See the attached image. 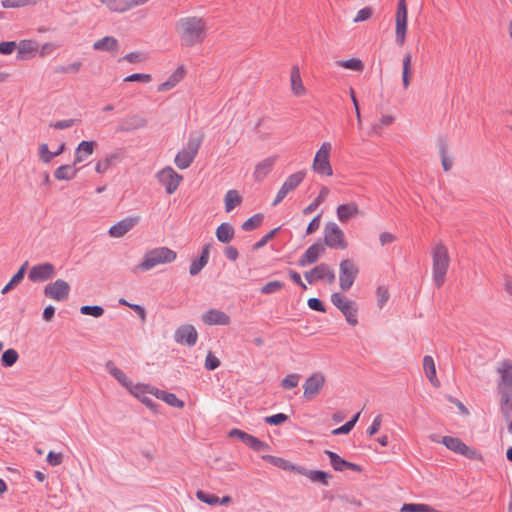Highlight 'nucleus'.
I'll use <instances>...</instances> for the list:
<instances>
[{
  "label": "nucleus",
  "instance_id": "0eeeda50",
  "mask_svg": "<svg viewBox=\"0 0 512 512\" xmlns=\"http://www.w3.org/2000/svg\"><path fill=\"white\" fill-rule=\"evenodd\" d=\"M324 245L335 250L348 247L343 230L335 222H328L324 227Z\"/></svg>",
  "mask_w": 512,
  "mask_h": 512
},
{
  "label": "nucleus",
  "instance_id": "ea45409f",
  "mask_svg": "<svg viewBox=\"0 0 512 512\" xmlns=\"http://www.w3.org/2000/svg\"><path fill=\"white\" fill-rule=\"evenodd\" d=\"M243 443H245L248 447L257 452L270 450V446L267 443L261 441L260 439L251 434H249L246 437Z\"/></svg>",
  "mask_w": 512,
  "mask_h": 512
},
{
  "label": "nucleus",
  "instance_id": "393cba45",
  "mask_svg": "<svg viewBox=\"0 0 512 512\" xmlns=\"http://www.w3.org/2000/svg\"><path fill=\"white\" fill-rule=\"evenodd\" d=\"M290 84L292 93L299 97L306 93V88L303 84L299 67L297 65L292 66L290 73Z\"/></svg>",
  "mask_w": 512,
  "mask_h": 512
},
{
  "label": "nucleus",
  "instance_id": "de8ad7c7",
  "mask_svg": "<svg viewBox=\"0 0 512 512\" xmlns=\"http://www.w3.org/2000/svg\"><path fill=\"white\" fill-rule=\"evenodd\" d=\"M337 65L339 67L354 70V71H362L364 69L363 62L361 60L355 59V58L348 59V60H340L337 62Z\"/></svg>",
  "mask_w": 512,
  "mask_h": 512
},
{
  "label": "nucleus",
  "instance_id": "b1692460",
  "mask_svg": "<svg viewBox=\"0 0 512 512\" xmlns=\"http://www.w3.org/2000/svg\"><path fill=\"white\" fill-rule=\"evenodd\" d=\"M359 214L358 205L355 202L341 204L336 209V215L341 223H346Z\"/></svg>",
  "mask_w": 512,
  "mask_h": 512
},
{
  "label": "nucleus",
  "instance_id": "39448f33",
  "mask_svg": "<svg viewBox=\"0 0 512 512\" xmlns=\"http://www.w3.org/2000/svg\"><path fill=\"white\" fill-rule=\"evenodd\" d=\"M331 302L341 311L349 325L356 326L358 324V305L355 301L335 292L331 295Z\"/></svg>",
  "mask_w": 512,
  "mask_h": 512
},
{
  "label": "nucleus",
  "instance_id": "864d4df0",
  "mask_svg": "<svg viewBox=\"0 0 512 512\" xmlns=\"http://www.w3.org/2000/svg\"><path fill=\"white\" fill-rule=\"evenodd\" d=\"M300 378H301L300 374H297V373L288 374L285 378L282 379L281 386L284 389L295 388L298 385Z\"/></svg>",
  "mask_w": 512,
  "mask_h": 512
},
{
  "label": "nucleus",
  "instance_id": "bb28decb",
  "mask_svg": "<svg viewBox=\"0 0 512 512\" xmlns=\"http://www.w3.org/2000/svg\"><path fill=\"white\" fill-rule=\"evenodd\" d=\"M209 252L210 246L204 245L202 247V251L199 258L194 259L190 264L189 273L191 276L198 275L201 272V270L207 265L209 260Z\"/></svg>",
  "mask_w": 512,
  "mask_h": 512
},
{
  "label": "nucleus",
  "instance_id": "a19ab883",
  "mask_svg": "<svg viewBox=\"0 0 512 512\" xmlns=\"http://www.w3.org/2000/svg\"><path fill=\"white\" fill-rule=\"evenodd\" d=\"M400 512H440L427 504H416V503H406L404 504Z\"/></svg>",
  "mask_w": 512,
  "mask_h": 512
},
{
  "label": "nucleus",
  "instance_id": "c9c22d12",
  "mask_svg": "<svg viewBox=\"0 0 512 512\" xmlns=\"http://www.w3.org/2000/svg\"><path fill=\"white\" fill-rule=\"evenodd\" d=\"M241 202L242 197L237 190H228L224 197L225 211L227 213L231 212L236 206L240 205Z\"/></svg>",
  "mask_w": 512,
  "mask_h": 512
},
{
  "label": "nucleus",
  "instance_id": "f3484780",
  "mask_svg": "<svg viewBox=\"0 0 512 512\" xmlns=\"http://www.w3.org/2000/svg\"><path fill=\"white\" fill-rule=\"evenodd\" d=\"M197 339L198 333L192 325H183L177 328L174 333V340L179 344L194 346L197 342Z\"/></svg>",
  "mask_w": 512,
  "mask_h": 512
},
{
  "label": "nucleus",
  "instance_id": "f257e3e1",
  "mask_svg": "<svg viewBox=\"0 0 512 512\" xmlns=\"http://www.w3.org/2000/svg\"><path fill=\"white\" fill-rule=\"evenodd\" d=\"M175 31L183 47H194L202 44L208 33V24L205 18L199 16H185L175 23Z\"/></svg>",
  "mask_w": 512,
  "mask_h": 512
},
{
  "label": "nucleus",
  "instance_id": "774afa93",
  "mask_svg": "<svg viewBox=\"0 0 512 512\" xmlns=\"http://www.w3.org/2000/svg\"><path fill=\"white\" fill-rule=\"evenodd\" d=\"M381 423H382V415H381V414H379V415H377V416L374 418V420H373V422H372L371 426L367 429V434H368L369 436H373V435H375V434L379 431V429H380V427H381Z\"/></svg>",
  "mask_w": 512,
  "mask_h": 512
},
{
  "label": "nucleus",
  "instance_id": "6ab92c4d",
  "mask_svg": "<svg viewBox=\"0 0 512 512\" xmlns=\"http://www.w3.org/2000/svg\"><path fill=\"white\" fill-rule=\"evenodd\" d=\"M155 389L154 387L148 385V384H141V383H137V384H134L133 387H131L130 389V393L136 397L137 399H139L143 404H145L147 407L149 408H155L156 407V404L154 403V401L148 396V394H151V395H154V392H155Z\"/></svg>",
  "mask_w": 512,
  "mask_h": 512
},
{
  "label": "nucleus",
  "instance_id": "49530a36",
  "mask_svg": "<svg viewBox=\"0 0 512 512\" xmlns=\"http://www.w3.org/2000/svg\"><path fill=\"white\" fill-rule=\"evenodd\" d=\"M499 392L501 393V412L505 419L510 418V413L512 411V404H510V398L508 392L502 388H499Z\"/></svg>",
  "mask_w": 512,
  "mask_h": 512
},
{
  "label": "nucleus",
  "instance_id": "2f4dec72",
  "mask_svg": "<svg viewBox=\"0 0 512 512\" xmlns=\"http://www.w3.org/2000/svg\"><path fill=\"white\" fill-rule=\"evenodd\" d=\"M235 234L233 226L229 223H222L216 229V237L219 242L229 243Z\"/></svg>",
  "mask_w": 512,
  "mask_h": 512
},
{
  "label": "nucleus",
  "instance_id": "9d476101",
  "mask_svg": "<svg viewBox=\"0 0 512 512\" xmlns=\"http://www.w3.org/2000/svg\"><path fill=\"white\" fill-rule=\"evenodd\" d=\"M358 268L350 259L342 260L339 264V286L342 291H348L354 284Z\"/></svg>",
  "mask_w": 512,
  "mask_h": 512
},
{
  "label": "nucleus",
  "instance_id": "052dcab7",
  "mask_svg": "<svg viewBox=\"0 0 512 512\" xmlns=\"http://www.w3.org/2000/svg\"><path fill=\"white\" fill-rule=\"evenodd\" d=\"M288 419V416L284 413H278L275 415H271L268 417H265L264 421L271 425H279L285 422Z\"/></svg>",
  "mask_w": 512,
  "mask_h": 512
},
{
  "label": "nucleus",
  "instance_id": "79ce46f5",
  "mask_svg": "<svg viewBox=\"0 0 512 512\" xmlns=\"http://www.w3.org/2000/svg\"><path fill=\"white\" fill-rule=\"evenodd\" d=\"M325 454L329 457L330 464L336 471L346 470L347 461L341 458L337 453L326 450Z\"/></svg>",
  "mask_w": 512,
  "mask_h": 512
},
{
  "label": "nucleus",
  "instance_id": "8fccbe9b",
  "mask_svg": "<svg viewBox=\"0 0 512 512\" xmlns=\"http://www.w3.org/2000/svg\"><path fill=\"white\" fill-rule=\"evenodd\" d=\"M41 0H3L2 6L4 8H20L30 5H35Z\"/></svg>",
  "mask_w": 512,
  "mask_h": 512
},
{
  "label": "nucleus",
  "instance_id": "dca6fc26",
  "mask_svg": "<svg viewBox=\"0 0 512 512\" xmlns=\"http://www.w3.org/2000/svg\"><path fill=\"white\" fill-rule=\"evenodd\" d=\"M139 220L140 218L138 216L126 217L111 226L108 234L113 238H121L132 230L139 223Z\"/></svg>",
  "mask_w": 512,
  "mask_h": 512
},
{
  "label": "nucleus",
  "instance_id": "a878e982",
  "mask_svg": "<svg viewBox=\"0 0 512 512\" xmlns=\"http://www.w3.org/2000/svg\"><path fill=\"white\" fill-rule=\"evenodd\" d=\"M105 368L108 373L111 374L128 391H130L131 387L134 386L133 382L128 378V376L121 369L116 367L112 361H107Z\"/></svg>",
  "mask_w": 512,
  "mask_h": 512
},
{
  "label": "nucleus",
  "instance_id": "9b49d317",
  "mask_svg": "<svg viewBox=\"0 0 512 512\" xmlns=\"http://www.w3.org/2000/svg\"><path fill=\"white\" fill-rule=\"evenodd\" d=\"M305 171H297L291 174L282 184L272 205L277 206L290 192L294 191L305 179Z\"/></svg>",
  "mask_w": 512,
  "mask_h": 512
},
{
  "label": "nucleus",
  "instance_id": "cd10ccee",
  "mask_svg": "<svg viewBox=\"0 0 512 512\" xmlns=\"http://www.w3.org/2000/svg\"><path fill=\"white\" fill-rule=\"evenodd\" d=\"M96 143L94 141H82L75 150L74 165L83 162L93 154Z\"/></svg>",
  "mask_w": 512,
  "mask_h": 512
},
{
  "label": "nucleus",
  "instance_id": "09e8293b",
  "mask_svg": "<svg viewBox=\"0 0 512 512\" xmlns=\"http://www.w3.org/2000/svg\"><path fill=\"white\" fill-rule=\"evenodd\" d=\"M263 221V215L262 214H255L249 219H247L241 226V228L244 231H252L256 228H258Z\"/></svg>",
  "mask_w": 512,
  "mask_h": 512
},
{
  "label": "nucleus",
  "instance_id": "338daca9",
  "mask_svg": "<svg viewBox=\"0 0 512 512\" xmlns=\"http://www.w3.org/2000/svg\"><path fill=\"white\" fill-rule=\"evenodd\" d=\"M307 304H308V307L312 310L322 312V313L326 312L324 304L318 298H310L308 300Z\"/></svg>",
  "mask_w": 512,
  "mask_h": 512
},
{
  "label": "nucleus",
  "instance_id": "0e129e2a",
  "mask_svg": "<svg viewBox=\"0 0 512 512\" xmlns=\"http://www.w3.org/2000/svg\"><path fill=\"white\" fill-rule=\"evenodd\" d=\"M278 230H279V228H275V229L271 230L270 232H268L258 242L255 243L254 248L260 249V248L264 247L275 236V234L277 233Z\"/></svg>",
  "mask_w": 512,
  "mask_h": 512
},
{
  "label": "nucleus",
  "instance_id": "c85d7f7f",
  "mask_svg": "<svg viewBox=\"0 0 512 512\" xmlns=\"http://www.w3.org/2000/svg\"><path fill=\"white\" fill-rule=\"evenodd\" d=\"M93 49L96 51H107L117 53L119 50V42L115 37L106 36L94 42Z\"/></svg>",
  "mask_w": 512,
  "mask_h": 512
},
{
  "label": "nucleus",
  "instance_id": "e2e57ef3",
  "mask_svg": "<svg viewBox=\"0 0 512 512\" xmlns=\"http://www.w3.org/2000/svg\"><path fill=\"white\" fill-rule=\"evenodd\" d=\"M40 158L44 163H50L54 158L53 152H50L47 144H41L39 147Z\"/></svg>",
  "mask_w": 512,
  "mask_h": 512
},
{
  "label": "nucleus",
  "instance_id": "1a4fd4ad",
  "mask_svg": "<svg viewBox=\"0 0 512 512\" xmlns=\"http://www.w3.org/2000/svg\"><path fill=\"white\" fill-rule=\"evenodd\" d=\"M408 10L406 0H398L395 15V39L399 46L405 43L407 32Z\"/></svg>",
  "mask_w": 512,
  "mask_h": 512
},
{
  "label": "nucleus",
  "instance_id": "423d86ee",
  "mask_svg": "<svg viewBox=\"0 0 512 512\" xmlns=\"http://www.w3.org/2000/svg\"><path fill=\"white\" fill-rule=\"evenodd\" d=\"M332 145L330 142H323L315 154L312 163V169L315 173L322 176H332L333 169L330 164V154Z\"/></svg>",
  "mask_w": 512,
  "mask_h": 512
},
{
  "label": "nucleus",
  "instance_id": "4d7b16f0",
  "mask_svg": "<svg viewBox=\"0 0 512 512\" xmlns=\"http://www.w3.org/2000/svg\"><path fill=\"white\" fill-rule=\"evenodd\" d=\"M440 157H441V164L443 167V170L445 172L449 171L452 168V159L447 155L446 151V145L442 144L440 147Z\"/></svg>",
  "mask_w": 512,
  "mask_h": 512
},
{
  "label": "nucleus",
  "instance_id": "473e14b6",
  "mask_svg": "<svg viewBox=\"0 0 512 512\" xmlns=\"http://www.w3.org/2000/svg\"><path fill=\"white\" fill-rule=\"evenodd\" d=\"M184 68L178 67L176 71L169 77V79L158 86L159 92H164L172 89L184 77Z\"/></svg>",
  "mask_w": 512,
  "mask_h": 512
},
{
  "label": "nucleus",
  "instance_id": "412c9836",
  "mask_svg": "<svg viewBox=\"0 0 512 512\" xmlns=\"http://www.w3.org/2000/svg\"><path fill=\"white\" fill-rule=\"evenodd\" d=\"M201 320L206 325H229L231 319L229 315L218 309H209L201 316Z\"/></svg>",
  "mask_w": 512,
  "mask_h": 512
},
{
  "label": "nucleus",
  "instance_id": "58836bf2",
  "mask_svg": "<svg viewBox=\"0 0 512 512\" xmlns=\"http://www.w3.org/2000/svg\"><path fill=\"white\" fill-rule=\"evenodd\" d=\"M329 194V189L326 186H323L320 190L319 195L311 202L307 207L304 208L303 214L308 215L314 212L319 205L325 200L327 195Z\"/></svg>",
  "mask_w": 512,
  "mask_h": 512
},
{
  "label": "nucleus",
  "instance_id": "4be33fe9",
  "mask_svg": "<svg viewBox=\"0 0 512 512\" xmlns=\"http://www.w3.org/2000/svg\"><path fill=\"white\" fill-rule=\"evenodd\" d=\"M276 162V157H268L256 164L254 169V179L257 182L263 181L272 171Z\"/></svg>",
  "mask_w": 512,
  "mask_h": 512
},
{
  "label": "nucleus",
  "instance_id": "bf43d9fd",
  "mask_svg": "<svg viewBox=\"0 0 512 512\" xmlns=\"http://www.w3.org/2000/svg\"><path fill=\"white\" fill-rule=\"evenodd\" d=\"M220 366V360L211 352H209L205 359V368L209 371L215 370Z\"/></svg>",
  "mask_w": 512,
  "mask_h": 512
},
{
  "label": "nucleus",
  "instance_id": "ddd939ff",
  "mask_svg": "<svg viewBox=\"0 0 512 512\" xmlns=\"http://www.w3.org/2000/svg\"><path fill=\"white\" fill-rule=\"evenodd\" d=\"M70 293V285L63 279L49 283L44 288V295L54 301H65Z\"/></svg>",
  "mask_w": 512,
  "mask_h": 512
},
{
  "label": "nucleus",
  "instance_id": "680f3d73",
  "mask_svg": "<svg viewBox=\"0 0 512 512\" xmlns=\"http://www.w3.org/2000/svg\"><path fill=\"white\" fill-rule=\"evenodd\" d=\"M372 14H373V10L371 7H364L358 11L356 17L354 18V22L358 23V22L366 21L372 16Z\"/></svg>",
  "mask_w": 512,
  "mask_h": 512
},
{
  "label": "nucleus",
  "instance_id": "20e7f679",
  "mask_svg": "<svg viewBox=\"0 0 512 512\" xmlns=\"http://www.w3.org/2000/svg\"><path fill=\"white\" fill-rule=\"evenodd\" d=\"M202 141V135H191L189 137L185 147L175 156L174 162L179 169H186L192 164L198 154Z\"/></svg>",
  "mask_w": 512,
  "mask_h": 512
},
{
  "label": "nucleus",
  "instance_id": "c756f323",
  "mask_svg": "<svg viewBox=\"0 0 512 512\" xmlns=\"http://www.w3.org/2000/svg\"><path fill=\"white\" fill-rule=\"evenodd\" d=\"M423 369L429 382L436 388L440 387V381L436 375V366L432 356L426 355L423 358Z\"/></svg>",
  "mask_w": 512,
  "mask_h": 512
},
{
  "label": "nucleus",
  "instance_id": "a211bd4d",
  "mask_svg": "<svg viewBox=\"0 0 512 512\" xmlns=\"http://www.w3.org/2000/svg\"><path fill=\"white\" fill-rule=\"evenodd\" d=\"M325 253V246L320 242H316L309 246L304 254L299 258L298 265L305 267L317 262V260Z\"/></svg>",
  "mask_w": 512,
  "mask_h": 512
},
{
  "label": "nucleus",
  "instance_id": "7c9ffc66",
  "mask_svg": "<svg viewBox=\"0 0 512 512\" xmlns=\"http://www.w3.org/2000/svg\"><path fill=\"white\" fill-rule=\"evenodd\" d=\"M18 58L26 59L32 57L37 51V44L32 40H22L19 42L18 46Z\"/></svg>",
  "mask_w": 512,
  "mask_h": 512
},
{
  "label": "nucleus",
  "instance_id": "f704fd0d",
  "mask_svg": "<svg viewBox=\"0 0 512 512\" xmlns=\"http://www.w3.org/2000/svg\"><path fill=\"white\" fill-rule=\"evenodd\" d=\"M154 396L158 399L163 400L172 407H184V402L180 400L174 393H169L159 389H155Z\"/></svg>",
  "mask_w": 512,
  "mask_h": 512
},
{
  "label": "nucleus",
  "instance_id": "2eb2a0df",
  "mask_svg": "<svg viewBox=\"0 0 512 512\" xmlns=\"http://www.w3.org/2000/svg\"><path fill=\"white\" fill-rule=\"evenodd\" d=\"M147 120L137 114L129 115L118 121L116 132H131L146 127Z\"/></svg>",
  "mask_w": 512,
  "mask_h": 512
},
{
  "label": "nucleus",
  "instance_id": "72a5a7b5",
  "mask_svg": "<svg viewBox=\"0 0 512 512\" xmlns=\"http://www.w3.org/2000/svg\"><path fill=\"white\" fill-rule=\"evenodd\" d=\"M441 442L451 451L456 452L458 454L465 453L467 450V445L461 441L459 438L444 436L442 437Z\"/></svg>",
  "mask_w": 512,
  "mask_h": 512
},
{
  "label": "nucleus",
  "instance_id": "13d9d810",
  "mask_svg": "<svg viewBox=\"0 0 512 512\" xmlns=\"http://www.w3.org/2000/svg\"><path fill=\"white\" fill-rule=\"evenodd\" d=\"M82 67L81 62H73L66 66H61L57 69V72L64 74H76L80 71Z\"/></svg>",
  "mask_w": 512,
  "mask_h": 512
},
{
  "label": "nucleus",
  "instance_id": "37998d69",
  "mask_svg": "<svg viewBox=\"0 0 512 512\" xmlns=\"http://www.w3.org/2000/svg\"><path fill=\"white\" fill-rule=\"evenodd\" d=\"M262 459L269 462L273 466L278 467L285 471H290V468L292 467L291 462H289L281 457H276V456H272V455H263Z\"/></svg>",
  "mask_w": 512,
  "mask_h": 512
},
{
  "label": "nucleus",
  "instance_id": "a18cd8bd",
  "mask_svg": "<svg viewBox=\"0 0 512 512\" xmlns=\"http://www.w3.org/2000/svg\"><path fill=\"white\" fill-rule=\"evenodd\" d=\"M19 359V354L15 349H7L1 357V364L4 367L13 366Z\"/></svg>",
  "mask_w": 512,
  "mask_h": 512
},
{
  "label": "nucleus",
  "instance_id": "6e6552de",
  "mask_svg": "<svg viewBox=\"0 0 512 512\" xmlns=\"http://www.w3.org/2000/svg\"><path fill=\"white\" fill-rule=\"evenodd\" d=\"M326 385V376L317 371L309 375L303 383V397L311 401L315 399Z\"/></svg>",
  "mask_w": 512,
  "mask_h": 512
},
{
  "label": "nucleus",
  "instance_id": "aec40b11",
  "mask_svg": "<svg viewBox=\"0 0 512 512\" xmlns=\"http://www.w3.org/2000/svg\"><path fill=\"white\" fill-rule=\"evenodd\" d=\"M55 273V268L51 263H43L33 266L28 277L33 282H43L50 279Z\"/></svg>",
  "mask_w": 512,
  "mask_h": 512
},
{
  "label": "nucleus",
  "instance_id": "603ef678",
  "mask_svg": "<svg viewBox=\"0 0 512 512\" xmlns=\"http://www.w3.org/2000/svg\"><path fill=\"white\" fill-rule=\"evenodd\" d=\"M283 287H284V284L281 281L274 280V281H270V282L266 283L261 288L260 291L262 294L269 295V294H274V293L280 291Z\"/></svg>",
  "mask_w": 512,
  "mask_h": 512
},
{
  "label": "nucleus",
  "instance_id": "4c0bfd02",
  "mask_svg": "<svg viewBox=\"0 0 512 512\" xmlns=\"http://www.w3.org/2000/svg\"><path fill=\"white\" fill-rule=\"evenodd\" d=\"M75 165H62L58 167L54 176L57 180H72L76 177L78 169L74 167Z\"/></svg>",
  "mask_w": 512,
  "mask_h": 512
},
{
  "label": "nucleus",
  "instance_id": "f03ea898",
  "mask_svg": "<svg viewBox=\"0 0 512 512\" xmlns=\"http://www.w3.org/2000/svg\"><path fill=\"white\" fill-rule=\"evenodd\" d=\"M177 258V253L166 247H155L145 252L143 259L133 269V273L146 272L158 265L170 264Z\"/></svg>",
  "mask_w": 512,
  "mask_h": 512
},
{
  "label": "nucleus",
  "instance_id": "3c124183",
  "mask_svg": "<svg viewBox=\"0 0 512 512\" xmlns=\"http://www.w3.org/2000/svg\"><path fill=\"white\" fill-rule=\"evenodd\" d=\"M80 312L83 315L93 316L99 318L104 314V309L99 305H84L80 308Z\"/></svg>",
  "mask_w": 512,
  "mask_h": 512
},
{
  "label": "nucleus",
  "instance_id": "6e6d98bb",
  "mask_svg": "<svg viewBox=\"0 0 512 512\" xmlns=\"http://www.w3.org/2000/svg\"><path fill=\"white\" fill-rule=\"evenodd\" d=\"M111 12L125 13L126 0H108L105 5Z\"/></svg>",
  "mask_w": 512,
  "mask_h": 512
},
{
  "label": "nucleus",
  "instance_id": "5fc2aeb1",
  "mask_svg": "<svg viewBox=\"0 0 512 512\" xmlns=\"http://www.w3.org/2000/svg\"><path fill=\"white\" fill-rule=\"evenodd\" d=\"M196 497L201 502L209 505H217L220 502V498L214 494L206 493L202 490L196 492Z\"/></svg>",
  "mask_w": 512,
  "mask_h": 512
},
{
  "label": "nucleus",
  "instance_id": "7ed1b4c3",
  "mask_svg": "<svg viewBox=\"0 0 512 512\" xmlns=\"http://www.w3.org/2000/svg\"><path fill=\"white\" fill-rule=\"evenodd\" d=\"M450 265V256L443 243H437L432 248V276L435 285L439 288L446 280Z\"/></svg>",
  "mask_w": 512,
  "mask_h": 512
},
{
  "label": "nucleus",
  "instance_id": "f8f14e48",
  "mask_svg": "<svg viewBox=\"0 0 512 512\" xmlns=\"http://www.w3.org/2000/svg\"><path fill=\"white\" fill-rule=\"evenodd\" d=\"M157 179L165 187L167 194H173L183 178L172 167L167 166L157 173Z\"/></svg>",
  "mask_w": 512,
  "mask_h": 512
},
{
  "label": "nucleus",
  "instance_id": "5701e85b",
  "mask_svg": "<svg viewBox=\"0 0 512 512\" xmlns=\"http://www.w3.org/2000/svg\"><path fill=\"white\" fill-rule=\"evenodd\" d=\"M500 375V383L498 389L502 388L505 391L512 388V363L510 361H503L497 369Z\"/></svg>",
  "mask_w": 512,
  "mask_h": 512
},
{
  "label": "nucleus",
  "instance_id": "e433bc0d",
  "mask_svg": "<svg viewBox=\"0 0 512 512\" xmlns=\"http://www.w3.org/2000/svg\"><path fill=\"white\" fill-rule=\"evenodd\" d=\"M411 63L412 55L410 52H406L402 60V82L403 87L407 89L410 85L411 80Z\"/></svg>",
  "mask_w": 512,
  "mask_h": 512
},
{
  "label": "nucleus",
  "instance_id": "4468645a",
  "mask_svg": "<svg viewBox=\"0 0 512 512\" xmlns=\"http://www.w3.org/2000/svg\"><path fill=\"white\" fill-rule=\"evenodd\" d=\"M304 277L309 284L324 279H326L328 283H333L335 281V272L328 264L321 263L310 271L305 272Z\"/></svg>",
  "mask_w": 512,
  "mask_h": 512
},
{
  "label": "nucleus",
  "instance_id": "c03bdc74",
  "mask_svg": "<svg viewBox=\"0 0 512 512\" xmlns=\"http://www.w3.org/2000/svg\"><path fill=\"white\" fill-rule=\"evenodd\" d=\"M308 478L312 482L321 483L325 486L328 485L329 480L331 479V475L325 471L321 470H310L308 474Z\"/></svg>",
  "mask_w": 512,
  "mask_h": 512
},
{
  "label": "nucleus",
  "instance_id": "69168bd1",
  "mask_svg": "<svg viewBox=\"0 0 512 512\" xmlns=\"http://www.w3.org/2000/svg\"><path fill=\"white\" fill-rule=\"evenodd\" d=\"M150 80H151V76L149 74H142V73H134V74L127 76L124 79L125 82L141 81L144 83H148Z\"/></svg>",
  "mask_w": 512,
  "mask_h": 512
}]
</instances>
